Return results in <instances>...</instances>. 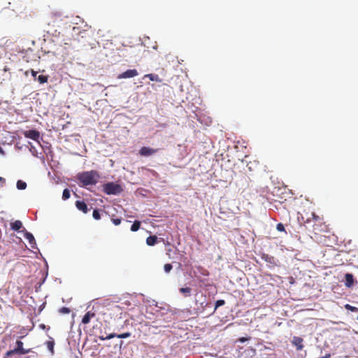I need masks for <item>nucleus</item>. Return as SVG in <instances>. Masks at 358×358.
<instances>
[{
	"label": "nucleus",
	"mask_w": 358,
	"mask_h": 358,
	"mask_svg": "<svg viewBox=\"0 0 358 358\" xmlns=\"http://www.w3.org/2000/svg\"><path fill=\"white\" fill-rule=\"evenodd\" d=\"M304 213H299L300 216L298 220L305 227L314 234L315 238H317L318 236L324 233L329 231V225L324 221L323 217L317 215L315 212H306Z\"/></svg>",
	"instance_id": "nucleus-1"
},
{
	"label": "nucleus",
	"mask_w": 358,
	"mask_h": 358,
	"mask_svg": "<svg viewBox=\"0 0 358 358\" xmlns=\"http://www.w3.org/2000/svg\"><path fill=\"white\" fill-rule=\"evenodd\" d=\"M100 176L96 171H83L77 175L78 180L81 183L82 187L94 185L97 183Z\"/></svg>",
	"instance_id": "nucleus-2"
},
{
	"label": "nucleus",
	"mask_w": 358,
	"mask_h": 358,
	"mask_svg": "<svg viewBox=\"0 0 358 358\" xmlns=\"http://www.w3.org/2000/svg\"><path fill=\"white\" fill-rule=\"evenodd\" d=\"M68 18L67 15L59 10H53L48 16V24L52 27H60L63 24L64 19Z\"/></svg>",
	"instance_id": "nucleus-3"
},
{
	"label": "nucleus",
	"mask_w": 358,
	"mask_h": 358,
	"mask_svg": "<svg viewBox=\"0 0 358 358\" xmlns=\"http://www.w3.org/2000/svg\"><path fill=\"white\" fill-rule=\"evenodd\" d=\"M103 191L108 195H116L122 192V188L119 184L110 182L103 185Z\"/></svg>",
	"instance_id": "nucleus-4"
},
{
	"label": "nucleus",
	"mask_w": 358,
	"mask_h": 358,
	"mask_svg": "<svg viewBox=\"0 0 358 358\" xmlns=\"http://www.w3.org/2000/svg\"><path fill=\"white\" fill-rule=\"evenodd\" d=\"M138 75V73L136 69H129L126 71L119 74L117 76L118 79H125V78H134Z\"/></svg>",
	"instance_id": "nucleus-5"
},
{
	"label": "nucleus",
	"mask_w": 358,
	"mask_h": 358,
	"mask_svg": "<svg viewBox=\"0 0 358 358\" xmlns=\"http://www.w3.org/2000/svg\"><path fill=\"white\" fill-rule=\"evenodd\" d=\"M23 134L26 138H30V139H32V140H34L36 141H38L40 138L39 131H38L35 129L24 131L23 132Z\"/></svg>",
	"instance_id": "nucleus-6"
},
{
	"label": "nucleus",
	"mask_w": 358,
	"mask_h": 358,
	"mask_svg": "<svg viewBox=\"0 0 358 358\" xmlns=\"http://www.w3.org/2000/svg\"><path fill=\"white\" fill-rule=\"evenodd\" d=\"M158 151V149H153L150 147H142L139 150V155L144 157H149L155 154Z\"/></svg>",
	"instance_id": "nucleus-7"
},
{
	"label": "nucleus",
	"mask_w": 358,
	"mask_h": 358,
	"mask_svg": "<svg viewBox=\"0 0 358 358\" xmlns=\"http://www.w3.org/2000/svg\"><path fill=\"white\" fill-rule=\"evenodd\" d=\"M14 350L17 355H25L31 352V349H24L23 348V343L21 341H16V348Z\"/></svg>",
	"instance_id": "nucleus-8"
},
{
	"label": "nucleus",
	"mask_w": 358,
	"mask_h": 358,
	"mask_svg": "<svg viewBox=\"0 0 358 358\" xmlns=\"http://www.w3.org/2000/svg\"><path fill=\"white\" fill-rule=\"evenodd\" d=\"M76 208L84 213H87L89 210L87 204L83 201H76Z\"/></svg>",
	"instance_id": "nucleus-9"
},
{
	"label": "nucleus",
	"mask_w": 358,
	"mask_h": 358,
	"mask_svg": "<svg viewBox=\"0 0 358 358\" xmlns=\"http://www.w3.org/2000/svg\"><path fill=\"white\" fill-rule=\"evenodd\" d=\"M292 344L296 347L298 350H301L303 348V338L298 336H294L292 340Z\"/></svg>",
	"instance_id": "nucleus-10"
},
{
	"label": "nucleus",
	"mask_w": 358,
	"mask_h": 358,
	"mask_svg": "<svg viewBox=\"0 0 358 358\" xmlns=\"http://www.w3.org/2000/svg\"><path fill=\"white\" fill-rule=\"evenodd\" d=\"M345 285L348 287H350L353 285L354 283V277L353 275L351 273H346L345 275Z\"/></svg>",
	"instance_id": "nucleus-11"
},
{
	"label": "nucleus",
	"mask_w": 358,
	"mask_h": 358,
	"mask_svg": "<svg viewBox=\"0 0 358 358\" xmlns=\"http://www.w3.org/2000/svg\"><path fill=\"white\" fill-rule=\"evenodd\" d=\"M95 314L91 311H88L85 313L82 319V322L85 324H88L90 322L91 318L94 317Z\"/></svg>",
	"instance_id": "nucleus-12"
},
{
	"label": "nucleus",
	"mask_w": 358,
	"mask_h": 358,
	"mask_svg": "<svg viewBox=\"0 0 358 358\" xmlns=\"http://www.w3.org/2000/svg\"><path fill=\"white\" fill-rule=\"evenodd\" d=\"M24 238L29 241V244L32 248H34V245L36 244L35 238L32 234L29 232H26L24 234Z\"/></svg>",
	"instance_id": "nucleus-13"
},
{
	"label": "nucleus",
	"mask_w": 358,
	"mask_h": 358,
	"mask_svg": "<svg viewBox=\"0 0 358 358\" xmlns=\"http://www.w3.org/2000/svg\"><path fill=\"white\" fill-rule=\"evenodd\" d=\"M10 227L14 231H19L22 227V223L20 220H15L10 223Z\"/></svg>",
	"instance_id": "nucleus-14"
},
{
	"label": "nucleus",
	"mask_w": 358,
	"mask_h": 358,
	"mask_svg": "<svg viewBox=\"0 0 358 358\" xmlns=\"http://www.w3.org/2000/svg\"><path fill=\"white\" fill-rule=\"evenodd\" d=\"M157 241V237L156 236H150L146 238V243L150 246L155 245Z\"/></svg>",
	"instance_id": "nucleus-15"
},
{
	"label": "nucleus",
	"mask_w": 358,
	"mask_h": 358,
	"mask_svg": "<svg viewBox=\"0 0 358 358\" xmlns=\"http://www.w3.org/2000/svg\"><path fill=\"white\" fill-rule=\"evenodd\" d=\"M144 77L148 78L151 81L160 82L161 79L159 78L157 74L150 73L145 75Z\"/></svg>",
	"instance_id": "nucleus-16"
},
{
	"label": "nucleus",
	"mask_w": 358,
	"mask_h": 358,
	"mask_svg": "<svg viewBox=\"0 0 358 358\" xmlns=\"http://www.w3.org/2000/svg\"><path fill=\"white\" fill-rule=\"evenodd\" d=\"M141 227V222L138 220H135L133 224L131 227V231H137Z\"/></svg>",
	"instance_id": "nucleus-17"
},
{
	"label": "nucleus",
	"mask_w": 358,
	"mask_h": 358,
	"mask_svg": "<svg viewBox=\"0 0 358 358\" xmlns=\"http://www.w3.org/2000/svg\"><path fill=\"white\" fill-rule=\"evenodd\" d=\"M191 288L190 287H182L180 289V292L183 294L185 296H189L191 294Z\"/></svg>",
	"instance_id": "nucleus-18"
},
{
	"label": "nucleus",
	"mask_w": 358,
	"mask_h": 358,
	"mask_svg": "<svg viewBox=\"0 0 358 358\" xmlns=\"http://www.w3.org/2000/svg\"><path fill=\"white\" fill-rule=\"evenodd\" d=\"M16 185H17V188L20 190L24 189L27 187V183L21 180H19L17 182Z\"/></svg>",
	"instance_id": "nucleus-19"
},
{
	"label": "nucleus",
	"mask_w": 358,
	"mask_h": 358,
	"mask_svg": "<svg viewBox=\"0 0 358 358\" xmlns=\"http://www.w3.org/2000/svg\"><path fill=\"white\" fill-rule=\"evenodd\" d=\"M48 76L44 75H40L37 78V80L41 83L43 84L48 82Z\"/></svg>",
	"instance_id": "nucleus-20"
},
{
	"label": "nucleus",
	"mask_w": 358,
	"mask_h": 358,
	"mask_svg": "<svg viewBox=\"0 0 358 358\" xmlns=\"http://www.w3.org/2000/svg\"><path fill=\"white\" fill-rule=\"evenodd\" d=\"M115 337H117V334L113 333V334H110L107 336H100L99 337V338L101 341H105V340H109V339L113 338Z\"/></svg>",
	"instance_id": "nucleus-21"
},
{
	"label": "nucleus",
	"mask_w": 358,
	"mask_h": 358,
	"mask_svg": "<svg viewBox=\"0 0 358 358\" xmlns=\"http://www.w3.org/2000/svg\"><path fill=\"white\" fill-rule=\"evenodd\" d=\"M70 191L69 189H65L64 191H63V194H62V199L64 200H66L68 199L69 197H70Z\"/></svg>",
	"instance_id": "nucleus-22"
},
{
	"label": "nucleus",
	"mask_w": 358,
	"mask_h": 358,
	"mask_svg": "<svg viewBox=\"0 0 358 358\" xmlns=\"http://www.w3.org/2000/svg\"><path fill=\"white\" fill-rule=\"evenodd\" d=\"M46 345H47V348L48 349L52 352L53 353L54 352V345H55V343H54V341H48L46 343Z\"/></svg>",
	"instance_id": "nucleus-23"
},
{
	"label": "nucleus",
	"mask_w": 358,
	"mask_h": 358,
	"mask_svg": "<svg viewBox=\"0 0 358 358\" xmlns=\"http://www.w3.org/2000/svg\"><path fill=\"white\" fill-rule=\"evenodd\" d=\"M345 309H347L348 310H350L352 312H358V308L355 307V306H352L350 304H346L345 306Z\"/></svg>",
	"instance_id": "nucleus-24"
},
{
	"label": "nucleus",
	"mask_w": 358,
	"mask_h": 358,
	"mask_svg": "<svg viewBox=\"0 0 358 358\" xmlns=\"http://www.w3.org/2000/svg\"><path fill=\"white\" fill-rule=\"evenodd\" d=\"M59 312L61 314H69L71 312V310L69 308L67 307H62L59 310Z\"/></svg>",
	"instance_id": "nucleus-25"
},
{
	"label": "nucleus",
	"mask_w": 358,
	"mask_h": 358,
	"mask_svg": "<svg viewBox=\"0 0 358 358\" xmlns=\"http://www.w3.org/2000/svg\"><path fill=\"white\" fill-rule=\"evenodd\" d=\"M130 336H131L130 332H125V333H123L121 334H117V338H129Z\"/></svg>",
	"instance_id": "nucleus-26"
},
{
	"label": "nucleus",
	"mask_w": 358,
	"mask_h": 358,
	"mask_svg": "<svg viewBox=\"0 0 358 358\" xmlns=\"http://www.w3.org/2000/svg\"><path fill=\"white\" fill-rule=\"evenodd\" d=\"M92 216L95 220H99L101 218L100 213L97 209L94 210Z\"/></svg>",
	"instance_id": "nucleus-27"
},
{
	"label": "nucleus",
	"mask_w": 358,
	"mask_h": 358,
	"mask_svg": "<svg viewBox=\"0 0 358 358\" xmlns=\"http://www.w3.org/2000/svg\"><path fill=\"white\" fill-rule=\"evenodd\" d=\"M224 303H225L224 300H223V299L217 300V301L215 302V310H216L218 307H220V306H222L224 305Z\"/></svg>",
	"instance_id": "nucleus-28"
},
{
	"label": "nucleus",
	"mask_w": 358,
	"mask_h": 358,
	"mask_svg": "<svg viewBox=\"0 0 358 358\" xmlns=\"http://www.w3.org/2000/svg\"><path fill=\"white\" fill-rule=\"evenodd\" d=\"M173 268V266L171 264H166L164 266V269L166 273H169Z\"/></svg>",
	"instance_id": "nucleus-29"
},
{
	"label": "nucleus",
	"mask_w": 358,
	"mask_h": 358,
	"mask_svg": "<svg viewBox=\"0 0 358 358\" xmlns=\"http://www.w3.org/2000/svg\"><path fill=\"white\" fill-rule=\"evenodd\" d=\"M276 229L278 231L285 232V229L282 223H278L276 226Z\"/></svg>",
	"instance_id": "nucleus-30"
},
{
	"label": "nucleus",
	"mask_w": 358,
	"mask_h": 358,
	"mask_svg": "<svg viewBox=\"0 0 358 358\" xmlns=\"http://www.w3.org/2000/svg\"><path fill=\"white\" fill-rule=\"evenodd\" d=\"M14 354H16V352H15V350H14V349H13V350H8V351H7V352H6L4 358H8V357H9L12 356V355H14Z\"/></svg>",
	"instance_id": "nucleus-31"
},
{
	"label": "nucleus",
	"mask_w": 358,
	"mask_h": 358,
	"mask_svg": "<svg viewBox=\"0 0 358 358\" xmlns=\"http://www.w3.org/2000/svg\"><path fill=\"white\" fill-rule=\"evenodd\" d=\"M111 221L115 225H119L121 223V219L120 218H111Z\"/></svg>",
	"instance_id": "nucleus-32"
},
{
	"label": "nucleus",
	"mask_w": 358,
	"mask_h": 358,
	"mask_svg": "<svg viewBox=\"0 0 358 358\" xmlns=\"http://www.w3.org/2000/svg\"><path fill=\"white\" fill-rule=\"evenodd\" d=\"M262 259H264V260H265V261H266V262H271V259H273V257H269L268 255H265V254H264V255H262Z\"/></svg>",
	"instance_id": "nucleus-33"
},
{
	"label": "nucleus",
	"mask_w": 358,
	"mask_h": 358,
	"mask_svg": "<svg viewBox=\"0 0 358 358\" xmlns=\"http://www.w3.org/2000/svg\"><path fill=\"white\" fill-rule=\"evenodd\" d=\"M248 340V338H245V337H241L238 341L241 342V343H245V341H247Z\"/></svg>",
	"instance_id": "nucleus-34"
},
{
	"label": "nucleus",
	"mask_w": 358,
	"mask_h": 358,
	"mask_svg": "<svg viewBox=\"0 0 358 358\" xmlns=\"http://www.w3.org/2000/svg\"><path fill=\"white\" fill-rule=\"evenodd\" d=\"M0 183L3 186L6 183V179L0 176Z\"/></svg>",
	"instance_id": "nucleus-35"
},
{
	"label": "nucleus",
	"mask_w": 358,
	"mask_h": 358,
	"mask_svg": "<svg viewBox=\"0 0 358 358\" xmlns=\"http://www.w3.org/2000/svg\"><path fill=\"white\" fill-rule=\"evenodd\" d=\"M31 71V73L32 76H34V78H36V75H37V72H36V71H34L33 69H31V71Z\"/></svg>",
	"instance_id": "nucleus-36"
},
{
	"label": "nucleus",
	"mask_w": 358,
	"mask_h": 358,
	"mask_svg": "<svg viewBox=\"0 0 358 358\" xmlns=\"http://www.w3.org/2000/svg\"><path fill=\"white\" fill-rule=\"evenodd\" d=\"M40 327H41V329H45V324H41V325H40Z\"/></svg>",
	"instance_id": "nucleus-37"
},
{
	"label": "nucleus",
	"mask_w": 358,
	"mask_h": 358,
	"mask_svg": "<svg viewBox=\"0 0 358 358\" xmlns=\"http://www.w3.org/2000/svg\"><path fill=\"white\" fill-rule=\"evenodd\" d=\"M357 320H358V316H357Z\"/></svg>",
	"instance_id": "nucleus-38"
}]
</instances>
